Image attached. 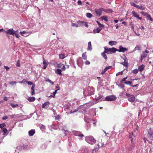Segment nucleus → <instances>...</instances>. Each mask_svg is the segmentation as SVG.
Listing matches in <instances>:
<instances>
[{
  "label": "nucleus",
  "instance_id": "nucleus-1",
  "mask_svg": "<svg viewBox=\"0 0 153 153\" xmlns=\"http://www.w3.org/2000/svg\"><path fill=\"white\" fill-rule=\"evenodd\" d=\"M126 95L128 98V100L129 101L131 102H133L135 101V97L134 95L126 93Z\"/></svg>",
  "mask_w": 153,
  "mask_h": 153
},
{
  "label": "nucleus",
  "instance_id": "nucleus-2",
  "mask_svg": "<svg viewBox=\"0 0 153 153\" xmlns=\"http://www.w3.org/2000/svg\"><path fill=\"white\" fill-rule=\"evenodd\" d=\"M86 140L88 143L91 144L95 143L96 141L94 138L92 136L87 137L86 139Z\"/></svg>",
  "mask_w": 153,
  "mask_h": 153
},
{
  "label": "nucleus",
  "instance_id": "nucleus-3",
  "mask_svg": "<svg viewBox=\"0 0 153 153\" xmlns=\"http://www.w3.org/2000/svg\"><path fill=\"white\" fill-rule=\"evenodd\" d=\"M26 83H27L28 85H33L31 88V94L32 95H34L35 94V85L33 84L31 81H27Z\"/></svg>",
  "mask_w": 153,
  "mask_h": 153
},
{
  "label": "nucleus",
  "instance_id": "nucleus-4",
  "mask_svg": "<svg viewBox=\"0 0 153 153\" xmlns=\"http://www.w3.org/2000/svg\"><path fill=\"white\" fill-rule=\"evenodd\" d=\"M116 97L114 95H110L107 96L105 98V100L106 101H113L116 99Z\"/></svg>",
  "mask_w": 153,
  "mask_h": 153
},
{
  "label": "nucleus",
  "instance_id": "nucleus-5",
  "mask_svg": "<svg viewBox=\"0 0 153 153\" xmlns=\"http://www.w3.org/2000/svg\"><path fill=\"white\" fill-rule=\"evenodd\" d=\"M77 23L80 26H85L87 27H88V25L87 23L85 22L79 20L77 21Z\"/></svg>",
  "mask_w": 153,
  "mask_h": 153
},
{
  "label": "nucleus",
  "instance_id": "nucleus-6",
  "mask_svg": "<svg viewBox=\"0 0 153 153\" xmlns=\"http://www.w3.org/2000/svg\"><path fill=\"white\" fill-rule=\"evenodd\" d=\"M5 32L7 34H9L12 35H14L15 33L16 32L13 29H10L5 31Z\"/></svg>",
  "mask_w": 153,
  "mask_h": 153
},
{
  "label": "nucleus",
  "instance_id": "nucleus-7",
  "mask_svg": "<svg viewBox=\"0 0 153 153\" xmlns=\"http://www.w3.org/2000/svg\"><path fill=\"white\" fill-rule=\"evenodd\" d=\"M119 50H118L117 51L119 52H122L124 53L127 51L128 49L126 48H123L122 45H120L119 47Z\"/></svg>",
  "mask_w": 153,
  "mask_h": 153
},
{
  "label": "nucleus",
  "instance_id": "nucleus-8",
  "mask_svg": "<svg viewBox=\"0 0 153 153\" xmlns=\"http://www.w3.org/2000/svg\"><path fill=\"white\" fill-rule=\"evenodd\" d=\"M102 9L103 8H101L95 10V13L97 16H100L101 15L102 12L103 11Z\"/></svg>",
  "mask_w": 153,
  "mask_h": 153
},
{
  "label": "nucleus",
  "instance_id": "nucleus-9",
  "mask_svg": "<svg viewBox=\"0 0 153 153\" xmlns=\"http://www.w3.org/2000/svg\"><path fill=\"white\" fill-rule=\"evenodd\" d=\"M132 14L134 16L137 18L138 19L142 20V18L141 17H139V15L135 11H132Z\"/></svg>",
  "mask_w": 153,
  "mask_h": 153
},
{
  "label": "nucleus",
  "instance_id": "nucleus-10",
  "mask_svg": "<svg viewBox=\"0 0 153 153\" xmlns=\"http://www.w3.org/2000/svg\"><path fill=\"white\" fill-rule=\"evenodd\" d=\"M108 49L109 54H111L112 53H114L118 51V49L114 47L108 48Z\"/></svg>",
  "mask_w": 153,
  "mask_h": 153
},
{
  "label": "nucleus",
  "instance_id": "nucleus-11",
  "mask_svg": "<svg viewBox=\"0 0 153 153\" xmlns=\"http://www.w3.org/2000/svg\"><path fill=\"white\" fill-rule=\"evenodd\" d=\"M57 68H61V70L62 71H64L65 69V66L61 63H60L58 65Z\"/></svg>",
  "mask_w": 153,
  "mask_h": 153
},
{
  "label": "nucleus",
  "instance_id": "nucleus-12",
  "mask_svg": "<svg viewBox=\"0 0 153 153\" xmlns=\"http://www.w3.org/2000/svg\"><path fill=\"white\" fill-rule=\"evenodd\" d=\"M43 69H46V67L48 65V64L47 62L45 61L44 58L43 57Z\"/></svg>",
  "mask_w": 153,
  "mask_h": 153
},
{
  "label": "nucleus",
  "instance_id": "nucleus-13",
  "mask_svg": "<svg viewBox=\"0 0 153 153\" xmlns=\"http://www.w3.org/2000/svg\"><path fill=\"white\" fill-rule=\"evenodd\" d=\"M145 67V66L143 64H142L138 67V71L141 72L144 70Z\"/></svg>",
  "mask_w": 153,
  "mask_h": 153
},
{
  "label": "nucleus",
  "instance_id": "nucleus-14",
  "mask_svg": "<svg viewBox=\"0 0 153 153\" xmlns=\"http://www.w3.org/2000/svg\"><path fill=\"white\" fill-rule=\"evenodd\" d=\"M132 135L134 137H135L136 136V134L135 132H132V134H131L129 136V138L131 139V142H132V140L133 139V137H132Z\"/></svg>",
  "mask_w": 153,
  "mask_h": 153
},
{
  "label": "nucleus",
  "instance_id": "nucleus-15",
  "mask_svg": "<svg viewBox=\"0 0 153 153\" xmlns=\"http://www.w3.org/2000/svg\"><path fill=\"white\" fill-rule=\"evenodd\" d=\"M148 141L149 142H151V141L153 140V134H148Z\"/></svg>",
  "mask_w": 153,
  "mask_h": 153
},
{
  "label": "nucleus",
  "instance_id": "nucleus-16",
  "mask_svg": "<svg viewBox=\"0 0 153 153\" xmlns=\"http://www.w3.org/2000/svg\"><path fill=\"white\" fill-rule=\"evenodd\" d=\"M143 53L141 55L140 58V60L141 61V62H142L143 59L145 58L147 56V54L144 53V52H143Z\"/></svg>",
  "mask_w": 153,
  "mask_h": 153
},
{
  "label": "nucleus",
  "instance_id": "nucleus-17",
  "mask_svg": "<svg viewBox=\"0 0 153 153\" xmlns=\"http://www.w3.org/2000/svg\"><path fill=\"white\" fill-rule=\"evenodd\" d=\"M92 49V47L91 45V42H88L87 50L89 51H91Z\"/></svg>",
  "mask_w": 153,
  "mask_h": 153
},
{
  "label": "nucleus",
  "instance_id": "nucleus-18",
  "mask_svg": "<svg viewBox=\"0 0 153 153\" xmlns=\"http://www.w3.org/2000/svg\"><path fill=\"white\" fill-rule=\"evenodd\" d=\"M102 30V29H100V28L97 27L95 29H94L93 30V33H99Z\"/></svg>",
  "mask_w": 153,
  "mask_h": 153
},
{
  "label": "nucleus",
  "instance_id": "nucleus-19",
  "mask_svg": "<svg viewBox=\"0 0 153 153\" xmlns=\"http://www.w3.org/2000/svg\"><path fill=\"white\" fill-rule=\"evenodd\" d=\"M102 10L103 11L107 13H110L113 12L111 9H107L103 8Z\"/></svg>",
  "mask_w": 153,
  "mask_h": 153
},
{
  "label": "nucleus",
  "instance_id": "nucleus-20",
  "mask_svg": "<svg viewBox=\"0 0 153 153\" xmlns=\"http://www.w3.org/2000/svg\"><path fill=\"white\" fill-rule=\"evenodd\" d=\"M62 71L60 69H57L55 71V72L57 74L62 75V74L61 73Z\"/></svg>",
  "mask_w": 153,
  "mask_h": 153
},
{
  "label": "nucleus",
  "instance_id": "nucleus-21",
  "mask_svg": "<svg viewBox=\"0 0 153 153\" xmlns=\"http://www.w3.org/2000/svg\"><path fill=\"white\" fill-rule=\"evenodd\" d=\"M35 133V131L34 130H31L29 131L28 132L30 136H33Z\"/></svg>",
  "mask_w": 153,
  "mask_h": 153
},
{
  "label": "nucleus",
  "instance_id": "nucleus-22",
  "mask_svg": "<svg viewBox=\"0 0 153 153\" xmlns=\"http://www.w3.org/2000/svg\"><path fill=\"white\" fill-rule=\"evenodd\" d=\"M120 64L123 65L126 68H127L128 66V63L127 62H122L120 63Z\"/></svg>",
  "mask_w": 153,
  "mask_h": 153
},
{
  "label": "nucleus",
  "instance_id": "nucleus-23",
  "mask_svg": "<svg viewBox=\"0 0 153 153\" xmlns=\"http://www.w3.org/2000/svg\"><path fill=\"white\" fill-rule=\"evenodd\" d=\"M104 48L105 49V51L102 54H105V53H106L108 54H109L108 48L105 47H104Z\"/></svg>",
  "mask_w": 153,
  "mask_h": 153
},
{
  "label": "nucleus",
  "instance_id": "nucleus-24",
  "mask_svg": "<svg viewBox=\"0 0 153 153\" xmlns=\"http://www.w3.org/2000/svg\"><path fill=\"white\" fill-rule=\"evenodd\" d=\"M29 32H26V31H23L22 32H20V34L22 36H25L24 35L27 34H29Z\"/></svg>",
  "mask_w": 153,
  "mask_h": 153
},
{
  "label": "nucleus",
  "instance_id": "nucleus-25",
  "mask_svg": "<svg viewBox=\"0 0 153 153\" xmlns=\"http://www.w3.org/2000/svg\"><path fill=\"white\" fill-rule=\"evenodd\" d=\"M102 20H104L105 22H108V17L107 16H104L101 17Z\"/></svg>",
  "mask_w": 153,
  "mask_h": 153
},
{
  "label": "nucleus",
  "instance_id": "nucleus-26",
  "mask_svg": "<svg viewBox=\"0 0 153 153\" xmlns=\"http://www.w3.org/2000/svg\"><path fill=\"white\" fill-rule=\"evenodd\" d=\"M20 146L21 147V149H26L28 147V146L27 145H24L23 144H21Z\"/></svg>",
  "mask_w": 153,
  "mask_h": 153
},
{
  "label": "nucleus",
  "instance_id": "nucleus-27",
  "mask_svg": "<svg viewBox=\"0 0 153 153\" xmlns=\"http://www.w3.org/2000/svg\"><path fill=\"white\" fill-rule=\"evenodd\" d=\"M86 52H85L83 53L82 54V57L83 59L85 60L87 59V56L86 55Z\"/></svg>",
  "mask_w": 153,
  "mask_h": 153
},
{
  "label": "nucleus",
  "instance_id": "nucleus-28",
  "mask_svg": "<svg viewBox=\"0 0 153 153\" xmlns=\"http://www.w3.org/2000/svg\"><path fill=\"white\" fill-rule=\"evenodd\" d=\"M109 44L111 45H116L117 42L115 41H110L109 42Z\"/></svg>",
  "mask_w": 153,
  "mask_h": 153
},
{
  "label": "nucleus",
  "instance_id": "nucleus-29",
  "mask_svg": "<svg viewBox=\"0 0 153 153\" xmlns=\"http://www.w3.org/2000/svg\"><path fill=\"white\" fill-rule=\"evenodd\" d=\"M137 8H138L139 9L142 10H145V8L142 5L139 6L138 5V6H137Z\"/></svg>",
  "mask_w": 153,
  "mask_h": 153
},
{
  "label": "nucleus",
  "instance_id": "nucleus-30",
  "mask_svg": "<svg viewBox=\"0 0 153 153\" xmlns=\"http://www.w3.org/2000/svg\"><path fill=\"white\" fill-rule=\"evenodd\" d=\"M148 134H153V127L150 128L149 130L148 131Z\"/></svg>",
  "mask_w": 153,
  "mask_h": 153
},
{
  "label": "nucleus",
  "instance_id": "nucleus-31",
  "mask_svg": "<svg viewBox=\"0 0 153 153\" xmlns=\"http://www.w3.org/2000/svg\"><path fill=\"white\" fill-rule=\"evenodd\" d=\"M35 100V98L34 97H30L28 98V100L29 101H33Z\"/></svg>",
  "mask_w": 153,
  "mask_h": 153
},
{
  "label": "nucleus",
  "instance_id": "nucleus-32",
  "mask_svg": "<svg viewBox=\"0 0 153 153\" xmlns=\"http://www.w3.org/2000/svg\"><path fill=\"white\" fill-rule=\"evenodd\" d=\"M96 22L100 27L104 28L105 27L104 25L101 24L98 21H97Z\"/></svg>",
  "mask_w": 153,
  "mask_h": 153
},
{
  "label": "nucleus",
  "instance_id": "nucleus-33",
  "mask_svg": "<svg viewBox=\"0 0 153 153\" xmlns=\"http://www.w3.org/2000/svg\"><path fill=\"white\" fill-rule=\"evenodd\" d=\"M59 58L61 59H63L65 58V55L64 54H61L59 55Z\"/></svg>",
  "mask_w": 153,
  "mask_h": 153
},
{
  "label": "nucleus",
  "instance_id": "nucleus-34",
  "mask_svg": "<svg viewBox=\"0 0 153 153\" xmlns=\"http://www.w3.org/2000/svg\"><path fill=\"white\" fill-rule=\"evenodd\" d=\"M86 16L88 18H91L93 15L92 14H91L90 13H87L86 14Z\"/></svg>",
  "mask_w": 153,
  "mask_h": 153
},
{
  "label": "nucleus",
  "instance_id": "nucleus-35",
  "mask_svg": "<svg viewBox=\"0 0 153 153\" xmlns=\"http://www.w3.org/2000/svg\"><path fill=\"white\" fill-rule=\"evenodd\" d=\"M138 70L137 69H135L132 71V72L134 74H137L138 72Z\"/></svg>",
  "mask_w": 153,
  "mask_h": 153
},
{
  "label": "nucleus",
  "instance_id": "nucleus-36",
  "mask_svg": "<svg viewBox=\"0 0 153 153\" xmlns=\"http://www.w3.org/2000/svg\"><path fill=\"white\" fill-rule=\"evenodd\" d=\"M45 80L46 82H48L49 83H51L52 85H53L54 84V83L53 82L48 79H45Z\"/></svg>",
  "mask_w": 153,
  "mask_h": 153
},
{
  "label": "nucleus",
  "instance_id": "nucleus-37",
  "mask_svg": "<svg viewBox=\"0 0 153 153\" xmlns=\"http://www.w3.org/2000/svg\"><path fill=\"white\" fill-rule=\"evenodd\" d=\"M17 83V82L16 81H11L9 83V84L11 85H16Z\"/></svg>",
  "mask_w": 153,
  "mask_h": 153
},
{
  "label": "nucleus",
  "instance_id": "nucleus-38",
  "mask_svg": "<svg viewBox=\"0 0 153 153\" xmlns=\"http://www.w3.org/2000/svg\"><path fill=\"white\" fill-rule=\"evenodd\" d=\"M140 46L139 45H137L136 46V47H135V49L136 50H140Z\"/></svg>",
  "mask_w": 153,
  "mask_h": 153
},
{
  "label": "nucleus",
  "instance_id": "nucleus-39",
  "mask_svg": "<svg viewBox=\"0 0 153 153\" xmlns=\"http://www.w3.org/2000/svg\"><path fill=\"white\" fill-rule=\"evenodd\" d=\"M20 60H18L17 61V63L16 64V66L18 67H19L20 66Z\"/></svg>",
  "mask_w": 153,
  "mask_h": 153
},
{
  "label": "nucleus",
  "instance_id": "nucleus-40",
  "mask_svg": "<svg viewBox=\"0 0 153 153\" xmlns=\"http://www.w3.org/2000/svg\"><path fill=\"white\" fill-rule=\"evenodd\" d=\"M111 67V66H109L108 67H106L103 70V71L105 72L107 70L109 69H110Z\"/></svg>",
  "mask_w": 153,
  "mask_h": 153
},
{
  "label": "nucleus",
  "instance_id": "nucleus-41",
  "mask_svg": "<svg viewBox=\"0 0 153 153\" xmlns=\"http://www.w3.org/2000/svg\"><path fill=\"white\" fill-rule=\"evenodd\" d=\"M130 4L131 6H133V7H137V6L138 5H136L133 2H131L130 3Z\"/></svg>",
  "mask_w": 153,
  "mask_h": 153
},
{
  "label": "nucleus",
  "instance_id": "nucleus-42",
  "mask_svg": "<svg viewBox=\"0 0 153 153\" xmlns=\"http://www.w3.org/2000/svg\"><path fill=\"white\" fill-rule=\"evenodd\" d=\"M147 18L149 19V20L152 21L153 19L152 18V17L150 15L148 14L147 16Z\"/></svg>",
  "mask_w": 153,
  "mask_h": 153
},
{
  "label": "nucleus",
  "instance_id": "nucleus-43",
  "mask_svg": "<svg viewBox=\"0 0 153 153\" xmlns=\"http://www.w3.org/2000/svg\"><path fill=\"white\" fill-rule=\"evenodd\" d=\"M124 83L126 85H129L130 84L131 85L132 82L131 81H126L124 82Z\"/></svg>",
  "mask_w": 153,
  "mask_h": 153
},
{
  "label": "nucleus",
  "instance_id": "nucleus-44",
  "mask_svg": "<svg viewBox=\"0 0 153 153\" xmlns=\"http://www.w3.org/2000/svg\"><path fill=\"white\" fill-rule=\"evenodd\" d=\"M102 56L105 59H107L108 58L107 55L105 54H102Z\"/></svg>",
  "mask_w": 153,
  "mask_h": 153
},
{
  "label": "nucleus",
  "instance_id": "nucleus-45",
  "mask_svg": "<svg viewBox=\"0 0 153 153\" xmlns=\"http://www.w3.org/2000/svg\"><path fill=\"white\" fill-rule=\"evenodd\" d=\"M5 125V124L4 123H3V124H0V127L3 129L4 128V127Z\"/></svg>",
  "mask_w": 153,
  "mask_h": 153
},
{
  "label": "nucleus",
  "instance_id": "nucleus-46",
  "mask_svg": "<svg viewBox=\"0 0 153 153\" xmlns=\"http://www.w3.org/2000/svg\"><path fill=\"white\" fill-rule=\"evenodd\" d=\"M4 133V135L7 132V130L6 128H3L2 129Z\"/></svg>",
  "mask_w": 153,
  "mask_h": 153
},
{
  "label": "nucleus",
  "instance_id": "nucleus-47",
  "mask_svg": "<svg viewBox=\"0 0 153 153\" xmlns=\"http://www.w3.org/2000/svg\"><path fill=\"white\" fill-rule=\"evenodd\" d=\"M123 74V71H121L120 72H118L117 73L116 75L117 76L119 75L120 74L121 75H122Z\"/></svg>",
  "mask_w": 153,
  "mask_h": 153
},
{
  "label": "nucleus",
  "instance_id": "nucleus-48",
  "mask_svg": "<svg viewBox=\"0 0 153 153\" xmlns=\"http://www.w3.org/2000/svg\"><path fill=\"white\" fill-rule=\"evenodd\" d=\"M71 26L73 27H74V26H75L76 27H78V25L76 24H75V23H72L71 24Z\"/></svg>",
  "mask_w": 153,
  "mask_h": 153
},
{
  "label": "nucleus",
  "instance_id": "nucleus-49",
  "mask_svg": "<svg viewBox=\"0 0 153 153\" xmlns=\"http://www.w3.org/2000/svg\"><path fill=\"white\" fill-rule=\"evenodd\" d=\"M141 13L144 16H145L147 14V13H146L143 11H142L141 12Z\"/></svg>",
  "mask_w": 153,
  "mask_h": 153
},
{
  "label": "nucleus",
  "instance_id": "nucleus-50",
  "mask_svg": "<svg viewBox=\"0 0 153 153\" xmlns=\"http://www.w3.org/2000/svg\"><path fill=\"white\" fill-rule=\"evenodd\" d=\"M90 62L86 60L85 62V64L86 65H88L90 64Z\"/></svg>",
  "mask_w": 153,
  "mask_h": 153
},
{
  "label": "nucleus",
  "instance_id": "nucleus-51",
  "mask_svg": "<svg viewBox=\"0 0 153 153\" xmlns=\"http://www.w3.org/2000/svg\"><path fill=\"white\" fill-rule=\"evenodd\" d=\"M58 90H55V91L53 93V96H52L53 97H54L55 94L56 93L57 91Z\"/></svg>",
  "mask_w": 153,
  "mask_h": 153
},
{
  "label": "nucleus",
  "instance_id": "nucleus-52",
  "mask_svg": "<svg viewBox=\"0 0 153 153\" xmlns=\"http://www.w3.org/2000/svg\"><path fill=\"white\" fill-rule=\"evenodd\" d=\"M103 145H104L102 143H100V145L99 144H97V146H98L99 147V148L100 146V147L102 146Z\"/></svg>",
  "mask_w": 153,
  "mask_h": 153
},
{
  "label": "nucleus",
  "instance_id": "nucleus-53",
  "mask_svg": "<svg viewBox=\"0 0 153 153\" xmlns=\"http://www.w3.org/2000/svg\"><path fill=\"white\" fill-rule=\"evenodd\" d=\"M78 111V109H76L75 110H71V113H74V112H75L77 111Z\"/></svg>",
  "mask_w": 153,
  "mask_h": 153
},
{
  "label": "nucleus",
  "instance_id": "nucleus-54",
  "mask_svg": "<svg viewBox=\"0 0 153 153\" xmlns=\"http://www.w3.org/2000/svg\"><path fill=\"white\" fill-rule=\"evenodd\" d=\"M98 150V149L96 148L95 149H94L92 150V153H94V151L96 152V151H97Z\"/></svg>",
  "mask_w": 153,
  "mask_h": 153
},
{
  "label": "nucleus",
  "instance_id": "nucleus-55",
  "mask_svg": "<svg viewBox=\"0 0 153 153\" xmlns=\"http://www.w3.org/2000/svg\"><path fill=\"white\" fill-rule=\"evenodd\" d=\"M8 118V117L7 116H4L2 117V119L5 120Z\"/></svg>",
  "mask_w": 153,
  "mask_h": 153
},
{
  "label": "nucleus",
  "instance_id": "nucleus-56",
  "mask_svg": "<svg viewBox=\"0 0 153 153\" xmlns=\"http://www.w3.org/2000/svg\"><path fill=\"white\" fill-rule=\"evenodd\" d=\"M15 34V36L16 37L18 38L19 37V35L18 33H15V34Z\"/></svg>",
  "mask_w": 153,
  "mask_h": 153
},
{
  "label": "nucleus",
  "instance_id": "nucleus-57",
  "mask_svg": "<svg viewBox=\"0 0 153 153\" xmlns=\"http://www.w3.org/2000/svg\"><path fill=\"white\" fill-rule=\"evenodd\" d=\"M49 104V102H45L42 105H47Z\"/></svg>",
  "mask_w": 153,
  "mask_h": 153
},
{
  "label": "nucleus",
  "instance_id": "nucleus-58",
  "mask_svg": "<svg viewBox=\"0 0 153 153\" xmlns=\"http://www.w3.org/2000/svg\"><path fill=\"white\" fill-rule=\"evenodd\" d=\"M78 4V5H82V2L80 1H78L77 2Z\"/></svg>",
  "mask_w": 153,
  "mask_h": 153
},
{
  "label": "nucleus",
  "instance_id": "nucleus-59",
  "mask_svg": "<svg viewBox=\"0 0 153 153\" xmlns=\"http://www.w3.org/2000/svg\"><path fill=\"white\" fill-rule=\"evenodd\" d=\"M4 68L7 70H9V69H10V68L7 67V66H4Z\"/></svg>",
  "mask_w": 153,
  "mask_h": 153
},
{
  "label": "nucleus",
  "instance_id": "nucleus-60",
  "mask_svg": "<svg viewBox=\"0 0 153 153\" xmlns=\"http://www.w3.org/2000/svg\"><path fill=\"white\" fill-rule=\"evenodd\" d=\"M41 129L43 128V129H45V126L42 125L41 127Z\"/></svg>",
  "mask_w": 153,
  "mask_h": 153
},
{
  "label": "nucleus",
  "instance_id": "nucleus-61",
  "mask_svg": "<svg viewBox=\"0 0 153 153\" xmlns=\"http://www.w3.org/2000/svg\"><path fill=\"white\" fill-rule=\"evenodd\" d=\"M138 86V85L137 84L134 85H131V86L132 87H137Z\"/></svg>",
  "mask_w": 153,
  "mask_h": 153
},
{
  "label": "nucleus",
  "instance_id": "nucleus-62",
  "mask_svg": "<svg viewBox=\"0 0 153 153\" xmlns=\"http://www.w3.org/2000/svg\"><path fill=\"white\" fill-rule=\"evenodd\" d=\"M146 107H144L143 109V111H144L146 110Z\"/></svg>",
  "mask_w": 153,
  "mask_h": 153
},
{
  "label": "nucleus",
  "instance_id": "nucleus-63",
  "mask_svg": "<svg viewBox=\"0 0 153 153\" xmlns=\"http://www.w3.org/2000/svg\"><path fill=\"white\" fill-rule=\"evenodd\" d=\"M4 99L5 101H7L8 100V98L7 97H4Z\"/></svg>",
  "mask_w": 153,
  "mask_h": 153
},
{
  "label": "nucleus",
  "instance_id": "nucleus-64",
  "mask_svg": "<svg viewBox=\"0 0 153 153\" xmlns=\"http://www.w3.org/2000/svg\"><path fill=\"white\" fill-rule=\"evenodd\" d=\"M78 136L79 137H82L84 136V135L83 134H79L78 135Z\"/></svg>",
  "mask_w": 153,
  "mask_h": 153
}]
</instances>
